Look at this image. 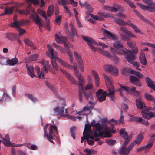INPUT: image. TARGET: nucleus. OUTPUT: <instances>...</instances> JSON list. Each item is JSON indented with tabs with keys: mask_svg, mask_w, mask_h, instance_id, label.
Segmentation results:
<instances>
[{
	"mask_svg": "<svg viewBox=\"0 0 155 155\" xmlns=\"http://www.w3.org/2000/svg\"><path fill=\"white\" fill-rule=\"evenodd\" d=\"M145 98L147 100L153 102L155 105V98L150 94L146 93L144 94Z\"/></svg>",
	"mask_w": 155,
	"mask_h": 155,
	"instance_id": "41",
	"label": "nucleus"
},
{
	"mask_svg": "<svg viewBox=\"0 0 155 155\" xmlns=\"http://www.w3.org/2000/svg\"><path fill=\"white\" fill-rule=\"evenodd\" d=\"M57 59L58 61L60 63V64L61 65L64 66L66 68H68L69 69L71 70L73 69V67L72 66L68 64L66 62H65L60 58H57Z\"/></svg>",
	"mask_w": 155,
	"mask_h": 155,
	"instance_id": "33",
	"label": "nucleus"
},
{
	"mask_svg": "<svg viewBox=\"0 0 155 155\" xmlns=\"http://www.w3.org/2000/svg\"><path fill=\"white\" fill-rule=\"evenodd\" d=\"M26 67L27 69V72L28 74L32 78L35 77L34 74V69L32 66H28L26 64Z\"/></svg>",
	"mask_w": 155,
	"mask_h": 155,
	"instance_id": "26",
	"label": "nucleus"
},
{
	"mask_svg": "<svg viewBox=\"0 0 155 155\" xmlns=\"http://www.w3.org/2000/svg\"><path fill=\"white\" fill-rule=\"evenodd\" d=\"M91 126L89 124H86L85 125V128L84 132L87 133L91 131Z\"/></svg>",
	"mask_w": 155,
	"mask_h": 155,
	"instance_id": "55",
	"label": "nucleus"
},
{
	"mask_svg": "<svg viewBox=\"0 0 155 155\" xmlns=\"http://www.w3.org/2000/svg\"><path fill=\"white\" fill-rule=\"evenodd\" d=\"M38 57V55L37 54H35L33 55L30 56L29 58L30 61H35L36 60Z\"/></svg>",
	"mask_w": 155,
	"mask_h": 155,
	"instance_id": "62",
	"label": "nucleus"
},
{
	"mask_svg": "<svg viewBox=\"0 0 155 155\" xmlns=\"http://www.w3.org/2000/svg\"><path fill=\"white\" fill-rule=\"evenodd\" d=\"M104 8L107 11L114 12H117L118 11H122L123 10V8L118 4L114 5H113V7L105 6H104Z\"/></svg>",
	"mask_w": 155,
	"mask_h": 155,
	"instance_id": "10",
	"label": "nucleus"
},
{
	"mask_svg": "<svg viewBox=\"0 0 155 155\" xmlns=\"http://www.w3.org/2000/svg\"><path fill=\"white\" fill-rule=\"evenodd\" d=\"M66 104L65 101H64L62 104V107H57L54 109V112L56 113L58 115H62L64 112L65 106H66Z\"/></svg>",
	"mask_w": 155,
	"mask_h": 155,
	"instance_id": "20",
	"label": "nucleus"
},
{
	"mask_svg": "<svg viewBox=\"0 0 155 155\" xmlns=\"http://www.w3.org/2000/svg\"><path fill=\"white\" fill-rule=\"evenodd\" d=\"M84 5L86 9L88 10L89 13H91L93 11V9L91 6L87 2H85Z\"/></svg>",
	"mask_w": 155,
	"mask_h": 155,
	"instance_id": "51",
	"label": "nucleus"
},
{
	"mask_svg": "<svg viewBox=\"0 0 155 155\" xmlns=\"http://www.w3.org/2000/svg\"><path fill=\"white\" fill-rule=\"evenodd\" d=\"M50 54V58H51L52 59V58H56V59L57 60V58H58V57H56L54 55V51L53 49H51V50L49 51Z\"/></svg>",
	"mask_w": 155,
	"mask_h": 155,
	"instance_id": "59",
	"label": "nucleus"
},
{
	"mask_svg": "<svg viewBox=\"0 0 155 155\" xmlns=\"http://www.w3.org/2000/svg\"><path fill=\"white\" fill-rule=\"evenodd\" d=\"M61 72L65 75L67 78L72 84L75 85L77 84V81L72 76L66 71L61 69H60Z\"/></svg>",
	"mask_w": 155,
	"mask_h": 155,
	"instance_id": "19",
	"label": "nucleus"
},
{
	"mask_svg": "<svg viewBox=\"0 0 155 155\" xmlns=\"http://www.w3.org/2000/svg\"><path fill=\"white\" fill-rule=\"evenodd\" d=\"M146 80L147 86L153 90H155V82H153L152 80L148 77L146 78Z\"/></svg>",
	"mask_w": 155,
	"mask_h": 155,
	"instance_id": "28",
	"label": "nucleus"
},
{
	"mask_svg": "<svg viewBox=\"0 0 155 155\" xmlns=\"http://www.w3.org/2000/svg\"><path fill=\"white\" fill-rule=\"evenodd\" d=\"M103 31L104 35L106 36L109 38L114 40L117 39V38L115 35L111 33L107 30L103 29Z\"/></svg>",
	"mask_w": 155,
	"mask_h": 155,
	"instance_id": "22",
	"label": "nucleus"
},
{
	"mask_svg": "<svg viewBox=\"0 0 155 155\" xmlns=\"http://www.w3.org/2000/svg\"><path fill=\"white\" fill-rule=\"evenodd\" d=\"M98 49L99 52L102 55L106 56L110 58L111 55L109 52L103 50L101 49L98 48Z\"/></svg>",
	"mask_w": 155,
	"mask_h": 155,
	"instance_id": "45",
	"label": "nucleus"
},
{
	"mask_svg": "<svg viewBox=\"0 0 155 155\" xmlns=\"http://www.w3.org/2000/svg\"><path fill=\"white\" fill-rule=\"evenodd\" d=\"M92 74L95 78V85L97 87H98L99 85V78L97 73L94 71H91Z\"/></svg>",
	"mask_w": 155,
	"mask_h": 155,
	"instance_id": "31",
	"label": "nucleus"
},
{
	"mask_svg": "<svg viewBox=\"0 0 155 155\" xmlns=\"http://www.w3.org/2000/svg\"><path fill=\"white\" fill-rule=\"evenodd\" d=\"M153 143L154 139L152 138H150L148 140L146 145L144 146L145 147L146 151H147V149L149 150L151 148Z\"/></svg>",
	"mask_w": 155,
	"mask_h": 155,
	"instance_id": "38",
	"label": "nucleus"
},
{
	"mask_svg": "<svg viewBox=\"0 0 155 155\" xmlns=\"http://www.w3.org/2000/svg\"><path fill=\"white\" fill-rule=\"evenodd\" d=\"M74 57L78 63L80 70L82 72L84 71V65L81 58L79 54L76 51L74 52Z\"/></svg>",
	"mask_w": 155,
	"mask_h": 155,
	"instance_id": "13",
	"label": "nucleus"
},
{
	"mask_svg": "<svg viewBox=\"0 0 155 155\" xmlns=\"http://www.w3.org/2000/svg\"><path fill=\"white\" fill-rule=\"evenodd\" d=\"M134 12L135 13L138 17H139L141 19L144 21L146 22H147L148 21L144 18L143 16H142L140 13L138 12L137 10H134Z\"/></svg>",
	"mask_w": 155,
	"mask_h": 155,
	"instance_id": "47",
	"label": "nucleus"
},
{
	"mask_svg": "<svg viewBox=\"0 0 155 155\" xmlns=\"http://www.w3.org/2000/svg\"><path fill=\"white\" fill-rule=\"evenodd\" d=\"M46 85L54 93H55L56 90L55 88L51 84L48 82L46 81L45 82Z\"/></svg>",
	"mask_w": 155,
	"mask_h": 155,
	"instance_id": "53",
	"label": "nucleus"
},
{
	"mask_svg": "<svg viewBox=\"0 0 155 155\" xmlns=\"http://www.w3.org/2000/svg\"><path fill=\"white\" fill-rule=\"evenodd\" d=\"M48 124H47L44 127V136L45 137L46 136L48 140L51 143H54L53 141L51 140V139H53V137L52 135V134L53 133V130H54L55 131V133L57 134H58L57 128L56 126L53 125L51 124L50 125L49 128V131L48 134L46 131V130L48 127Z\"/></svg>",
	"mask_w": 155,
	"mask_h": 155,
	"instance_id": "3",
	"label": "nucleus"
},
{
	"mask_svg": "<svg viewBox=\"0 0 155 155\" xmlns=\"http://www.w3.org/2000/svg\"><path fill=\"white\" fill-rule=\"evenodd\" d=\"M104 79L106 81H107L109 83L108 84H107L108 90L109 92L107 95H109L112 101H114L115 99L114 94L115 92V90L112 83L111 77L107 76Z\"/></svg>",
	"mask_w": 155,
	"mask_h": 155,
	"instance_id": "4",
	"label": "nucleus"
},
{
	"mask_svg": "<svg viewBox=\"0 0 155 155\" xmlns=\"http://www.w3.org/2000/svg\"><path fill=\"white\" fill-rule=\"evenodd\" d=\"M92 74L95 78V85L97 87H98L99 85V78L97 73L94 71H91Z\"/></svg>",
	"mask_w": 155,
	"mask_h": 155,
	"instance_id": "32",
	"label": "nucleus"
},
{
	"mask_svg": "<svg viewBox=\"0 0 155 155\" xmlns=\"http://www.w3.org/2000/svg\"><path fill=\"white\" fill-rule=\"evenodd\" d=\"M25 43L30 47L33 49L35 48L33 43L28 39H25L24 41Z\"/></svg>",
	"mask_w": 155,
	"mask_h": 155,
	"instance_id": "50",
	"label": "nucleus"
},
{
	"mask_svg": "<svg viewBox=\"0 0 155 155\" xmlns=\"http://www.w3.org/2000/svg\"><path fill=\"white\" fill-rule=\"evenodd\" d=\"M17 31L20 35H21L26 32V31L25 29H22L20 27L18 29Z\"/></svg>",
	"mask_w": 155,
	"mask_h": 155,
	"instance_id": "63",
	"label": "nucleus"
},
{
	"mask_svg": "<svg viewBox=\"0 0 155 155\" xmlns=\"http://www.w3.org/2000/svg\"><path fill=\"white\" fill-rule=\"evenodd\" d=\"M139 61L143 65H146L147 64V61L144 53L142 52L139 57Z\"/></svg>",
	"mask_w": 155,
	"mask_h": 155,
	"instance_id": "34",
	"label": "nucleus"
},
{
	"mask_svg": "<svg viewBox=\"0 0 155 155\" xmlns=\"http://www.w3.org/2000/svg\"><path fill=\"white\" fill-rule=\"evenodd\" d=\"M93 108V107L91 105V106L87 105L84 106L81 110L78 111V113L79 115L87 116Z\"/></svg>",
	"mask_w": 155,
	"mask_h": 155,
	"instance_id": "12",
	"label": "nucleus"
},
{
	"mask_svg": "<svg viewBox=\"0 0 155 155\" xmlns=\"http://www.w3.org/2000/svg\"><path fill=\"white\" fill-rule=\"evenodd\" d=\"M14 10L13 7H12L11 6L9 8H8L7 7H6L5 9V14H7V15L12 14Z\"/></svg>",
	"mask_w": 155,
	"mask_h": 155,
	"instance_id": "44",
	"label": "nucleus"
},
{
	"mask_svg": "<svg viewBox=\"0 0 155 155\" xmlns=\"http://www.w3.org/2000/svg\"><path fill=\"white\" fill-rule=\"evenodd\" d=\"M114 21L121 26L125 25V21L121 19L116 18L114 19Z\"/></svg>",
	"mask_w": 155,
	"mask_h": 155,
	"instance_id": "43",
	"label": "nucleus"
},
{
	"mask_svg": "<svg viewBox=\"0 0 155 155\" xmlns=\"http://www.w3.org/2000/svg\"><path fill=\"white\" fill-rule=\"evenodd\" d=\"M56 59V58H52L51 59V64L54 68L56 71H58V69L57 65Z\"/></svg>",
	"mask_w": 155,
	"mask_h": 155,
	"instance_id": "49",
	"label": "nucleus"
},
{
	"mask_svg": "<svg viewBox=\"0 0 155 155\" xmlns=\"http://www.w3.org/2000/svg\"><path fill=\"white\" fill-rule=\"evenodd\" d=\"M141 112L143 117L147 120H149L153 117H155V112H153L142 110Z\"/></svg>",
	"mask_w": 155,
	"mask_h": 155,
	"instance_id": "16",
	"label": "nucleus"
},
{
	"mask_svg": "<svg viewBox=\"0 0 155 155\" xmlns=\"http://www.w3.org/2000/svg\"><path fill=\"white\" fill-rule=\"evenodd\" d=\"M76 129V127H73L71 128L70 132L71 136L73 137L74 139H75L74 132Z\"/></svg>",
	"mask_w": 155,
	"mask_h": 155,
	"instance_id": "58",
	"label": "nucleus"
},
{
	"mask_svg": "<svg viewBox=\"0 0 155 155\" xmlns=\"http://www.w3.org/2000/svg\"><path fill=\"white\" fill-rule=\"evenodd\" d=\"M120 134L122 136V137L125 140L130 139L128 136L127 132L125 131L124 128L121 129L119 132Z\"/></svg>",
	"mask_w": 155,
	"mask_h": 155,
	"instance_id": "37",
	"label": "nucleus"
},
{
	"mask_svg": "<svg viewBox=\"0 0 155 155\" xmlns=\"http://www.w3.org/2000/svg\"><path fill=\"white\" fill-rule=\"evenodd\" d=\"M104 137H111L110 134V132H112V129L108 127L107 125L105 127H104ZM115 132V131L114 132Z\"/></svg>",
	"mask_w": 155,
	"mask_h": 155,
	"instance_id": "29",
	"label": "nucleus"
},
{
	"mask_svg": "<svg viewBox=\"0 0 155 155\" xmlns=\"http://www.w3.org/2000/svg\"><path fill=\"white\" fill-rule=\"evenodd\" d=\"M2 143L5 146L7 147L13 146L10 140H6L5 139H3Z\"/></svg>",
	"mask_w": 155,
	"mask_h": 155,
	"instance_id": "48",
	"label": "nucleus"
},
{
	"mask_svg": "<svg viewBox=\"0 0 155 155\" xmlns=\"http://www.w3.org/2000/svg\"><path fill=\"white\" fill-rule=\"evenodd\" d=\"M143 2L147 5H145L139 3L138 5L143 10H146L150 12H155V2H152V0H142Z\"/></svg>",
	"mask_w": 155,
	"mask_h": 155,
	"instance_id": "2",
	"label": "nucleus"
},
{
	"mask_svg": "<svg viewBox=\"0 0 155 155\" xmlns=\"http://www.w3.org/2000/svg\"><path fill=\"white\" fill-rule=\"evenodd\" d=\"M127 44L129 47L132 48L135 46L136 43L134 42L128 41L127 42Z\"/></svg>",
	"mask_w": 155,
	"mask_h": 155,
	"instance_id": "64",
	"label": "nucleus"
},
{
	"mask_svg": "<svg viewBox=\"0 0 155 155\" xmlns=\"http://www.w3.org/2000/svg\"><path fill=\"white\" fill-rule=\"evenodd\" d=\"M108 94L102 89H99L96 93L97 98L100 102H101L106 100V97ZM109 96H110L109 95Z\"/></svg>",
	"mask_w": 155,
	"mask_h": 155,
	"instance_id": "8",
	"label": "nucleus"
},
{
	"mask_svg": "<svg viewBox=\"0 0 155 155\" xmlns=\"http://www.w3.org/2000/svg\"><path fill=\"white\" fill-rule=\"evenodd\" d=\"M30 17L33 19V21L37 25H38V27L40 29L42 26L43 25L42 24V20L40 19L39 15L37 13H35L34 15H31Z\"/></svg>",
	"mask_w": 155,
	"mask_h": 155,
	"instance_id": "15",
	"label": "nucleus"
},
{
	"mask_svg": "<svg viewBox=\"0 0 155 155\" xmlns=\"http://www.w3.org/2000/svg\"><path fill=\"white\" fill-rule=\"evenodd\" d=\"M113 46L114 48V50L116 52L120 54H124L123 53L121 54L119 53V52L120 51L128 50L127 49H122L121 48L123 47V45L119 41H116L113 44Z\"/></svg>",
	"mask_w": 155,
	"mask_h": 155,
	"instance_id": "18",
	"label": "nucleus"
},
{
	"mask_svg": "<svg viewBox=\"0 0 155 155\" xmlns=\"http://www.w3.org/2000/svg\"><path fill=\"white\" fill-rule=\"evenodd\" d=\"M105 69L109 72L111 74L114 76L118 75V71L117 68L114 66L112 65H107L105 66Z\"/></svg>",
	"mask_w": 155,
	"mask_h": 155,
	"instance_id": "11",
	"label": "nucleus"
},
{
	"mask_svg": "<svg viewBox=\"0 0 155 155\" xmlns=\"http://www.w3.org/2000/svg\"><path fill=\"white\" fill-rule=\"evenodd\" d=\"M82 38L84 41L86 42L88 46L92 50L94 51H96L97 48H95L92 45L93 44L96 45H97V43L91 37H89L83 35L82 36Z\"/></svg>",
	"mask_w": 155,
	"mask_h": 155,
	"instance_id": "7",
	"label": "nucleus"
},
{
	"mask_svg": "<svg viewBox=\"0 0 155 155\" xmlns=\"http://www.w3.org/2000/svg\"><path fill=\"white\" fill-rule=\"evenodd\" d=\"M73 68L74 70V72L75 75L78 78L79 80L83 81V76L79 72L78 70L77 69L78 66L77 63L75 62L73 63Z\"/></svg>",
	"mask_w": 155,
	"mask_h": 155,
	"instance_id": "17",
	"label": "nucleus"
},
{
	"mask_svg": "<svg viewBox=\"0 0 155 155\" xmlns=\"http://www.w3.org/2000/svg\"><path fill=\"white\" fill-rule=\"evenodd\" d=\"M121 37L122 40L124 41H128L130 39V37H132V36H129L128 35H127L124 34H121Z\"/></svg>",
	"mask_w": 155,
	"mask_h": 155,
	"instance_id": "57",
	"label": "nucleus"
},
{
	"mask_svg": "<svg viewBox=\"0 0 155 155\" xmlns=\"http://www.w3.org/2000/svg\"><path fill=\"white\" fill-rule=\"evenodd\" d=\"M5 36L7 39L10 41H15L17 39V35L13 33H6Z\"/></svg>",
	"mask_w": 155,
	"mask_h": 155,
	"instance_id": "23",
	"label": "nucleus"
},
{
	"mask_svg": "<svg viewBox=\"0 0 155 155\" xmlns=\"http://www.w3.org/2000/svg\"><path fill=\"white\" fill-rule=\"evenodd\" d=\"M106 142L110 146L113 145L116 142V141L114 140L107 139Z\"/></svg>",
	"mask_w": 155,
	"mask_h": 155,
	"instance_id": "60",
	"label": "nucleus"
},
{
	"mask_svg": "<svg viewBox=\"0 0 155 155\" xmlns=\"http://www.w3.org/2000/svg\"><path fill=\"white\" fill-rule=\"evenodd\" d=\"M27 95L28 99L31 100L33 102H35L37 101V99L35 97H33L32 94H28Z\"/></svg>",
	"mask_w": 155,
	"mask_h": 155,
	"instance_id": "61",
	"label": "nucleus"
},
{
	"mask_svg": "<svg viewBox=\"0 0 155 155\" xmlns=\"http://www.w3.org/2000/svg\"><path fill=\"white\" fill-rule=\"evenodd\" d=\"M54 10V7L53 5L50 6L48 9L47 13L48 16H51L53 14Z\"/></svg>",
	"mask_w": 155,
	"mask_h": 155,
	"instance_id": "46",
	"label": "nucleus"
},
{
	"mask_svg": "<svg viewBox=\"0 0 155 155\" xmlns=\"http://www.w3.org/2000/svg\"><path fill=\"white\" fill-rule=\"evenodd\" d=\"M37 11L38 12L42 15L44 18L46 19L47 18L45 12L40 9H38Z\"/></svg>",
	"mask_w": 155,
	"mask_h": 155,
	"instance_id": "52",
	"label": "nucleus"
},
{
	"mask_svg": "<svg viewBox=\"0 0 155 155\" xmlns=\"http://www.w3.org/2000/svg\"><path fill=\"white\" fill-rule=\"evenodd\" d=\"M55 39L57 43H65L66 41L67 38L66 37H59L57 34L55 35Z\"/></svg>",
	"mask_w": 155,
	"mask_h": 155,
	"instance_id": "30",
	"label": "nucleus"
},
{
	"mask_svg": "<svg viewBox=\"0 0 155 155\" xmlns=\"http://www.w3.org/2000/svg\"><path fill=\"white\" fill-rule=\"evenodd\" d=\"M121 89L125 90L128 93L133 95L134 96L138 97L140 94V92L137 90L136 91V88L134 86H132L131 88L125 86L121 85L120 86Z\"/></svg>",
	"mask_w": 155,
	"mask_h": 155,
	"instance_id": "6",
	"label": "nucleus"
},
{
	"mask_svg": "<svg viewBox=\"0 0 155 155\" xmlns=\"http://www.w3.org/2000/svg\"><path fill=\"white\" fill-rule=\"evenodd\" d=\"M10 26L12 28H18L20 27L19 22L18 21H14L13 23L11 24Z\"/></svg>",
	"mask_w": 155,
	"mask_h": 155,
	"instance_id": "56",
	"label": "nucleus"
},
{
	"mask_svg": "<svg viewBox=\"0 0 155 155\" xmlns=\"http://www.w3.org/2000/svg\"><path fill=\"white\" fill-rule=\"evenodd\" d=\"M69 26L70 28L71 31L72 33V35L74 36H76L77 37H78L79 36L77 33V30L73 24L72 23H70L69 24Z\"/></svg>",
	"mask_w": 155,
	"mask_h": 155,
	"instance_id": "40",
	"label": "nucleus"
},
{
	"mask_svg": "<svg viewBox=\"0 0 155 155\" xmlns=\"http://www.w3.org/2000/svg\"><path fill=\"white\" fill-rule=\"evenodd\" d=\"M91 125L92 127H95V130L97 131H98L104 130V127H105L107 124H104L101 126L99 123H97L95 125H94L91 123Z\"/></svg>",
	"mask_w": 155,
	"mask_h": 155,
	"instance_id": "27",
	"label": "nucleus"
},
{
	"mask_svg": "<svg viewBox=\"0 0 155 155\" xmlns=\"http://www.w3.org/2000/svg\"><path fill=\"white\" fill-rule=\"evenodd\" d=\"M120 30L124 33L128 35L129 36H132V37H136V36L135 35L133 34L130 31H128L125 27H121L120 28Z\"/></svg>",
	"mask_w": 155,
	"mask_h": 155,
	"instance_id": "39",
	"label": "nucleus"
},
{
	"mask_svg": "<svg viewBox=\"0 0 155 155\" xmlns=\"http://www.w3.org/2000/svg\"><path fill=\"white\" fill-rule=\"evenodd\" d=\"M35 70L36 71L38 75V78H42L44 77V74L43 72H45L46 73L48 72L47 68L45 66H43L41 68V72H40V68L38 66L35 67Z\"/></svg>",
	"mask_w": 155,
	"mask_h": 155,
	"instance_id": "14",
	"label": "nucleus"
},
{
	"mask_svg": "<svg viewBox=\"0 0 155 155\" xmlns=\"http://www.w3.org/2000/svg\"><path fill=\"white\" fill-rule=\"evenodd\" d=\"M78 95L79 96V101L81 102L83 99L82 94L83 93L85 97L87 100L90 99L92 100L93 99V95L92 93L89 92L87 93V92L84 91L83 87H78Z\"/></svg>",
	"mask_w": 155,
	"mask_h": 155,
	"instance_id": "5",
	"label": "nucleus"
},
{
	"mask_svg": "<svg viewBox=\"0 0 155 155\" xmlns=\"http://www.w3.org/2000/svg\"><path fill=\"white\" fill-rule=\"evenodd\" d=\"M5 58L0 55V64L2 65H5L6 62Z\"/></svg>",
	"mask_w": 155,
	"mask_h": 155,
	"instance_id": "54",
	"label": "nucleus"
},
{
	"mask_svg": "<svg viewBox=\"0 0 155 155\" xmlns=\"http://www.w3.org/2000/svg\"><path fill=\"white\" fill-rule=\"evenodd\" d=\"M129 79L131 82L134 85L139 87L141 86V83L139 79L133 75L130 76Z\"/></svg>",
	"mask_w": 155,
	"mask_h": 155,
	"instance_id": "21",
	"label": "nucleus"
},
{
	"mask_svg": "<svg viewBox=\"0 0 155 155\" xmlns=\"http://www.w3.org/2000/svg\"><path fill=\"white\" fill-rule=\"evenodd\" d=\"M143 120V119L142 117H132L130 119V122H141Z\"/></svg>",
	"mask_w": 155,
	"mask_h": 155,
	"instance_id": "42",
	"label": "nucleus"
},
{
	"mask_svg": "<svg viewBox=\"0 0 155 155\" xmlns=\"http://www.w3.org/2000/svg\"><path fill=\"white\" fill-rule=\"evenodd\" d=\"M134 143V142L131 143L127 147H122L118 150V153L120 155H128L132 148L133 147Z\"/></svg>",
	"mask_w": 155,
	"mask_h": 155,
	"instance_id": "9",
	"label": "nucleus"
},
{
	"mask_svg": "<svg viewBox=\"0 0 155 155\" xmlns=\"http://www.w3.org/2000/svg\"><path fill=\"white\" fill-rule=\"evenodd\" d=\"M18 62V60L16 57L12 58L11 59L6 60V62L10 66H13L16 64Z\"/></svg>",
	"mask_w": 155,
	"mask_h": 155,
	"instance_id": "36",
	"label": "nucleus"
},
{
	"mask_svg": "<svg viewBox=\"0 0 155 155\" xmlns=\"http://www.w3.org/2000/svg\"><path fill=\"white\" fill-rule=\"evenodd\" d=\"M119 52L121 54L123 53L125 58L129 63L132 64L133 65L136 67V68L137 69L140 70V69L139 68V63L137 62L133 61L135 59V57L134 55L132 54L131 50H121Z\"/></svg>",
	"mask_w": 155,
	"mask_h": 155,
	"instance_id": "1",
	"label": "nucleus"
},
{
	"mask_svg": "<svg viewBox=\"0 0 155 155\" xmlns=\"http://www.w3.org/2000/svg\"><path fill=\"white\" fill-rule=\"evenodd\" d=\"M144 138L143 134L142 132H140L137 135L135 140L133 142L137 145H139L141 143Z\"/></svg>",
	"mask_w": 155,
	"mask_h": 155,
	"instance_id": "25",
	"label": "nucleus"
},
{
	"mask_svg": "<svg viewBox=\"0 0 155 155\" xmlns=\"http://www.w3.org/2000/svg\"><path fill=\"white\" fill-rule=\"evenodd\" d=\"M30 5H29L27 7L25 11L20 10L17 9L16 11L20 15L25 14L27 15L28 14H30Z\"/></svg>",
	"mask_w": 155,
	"mask_h": 155,
	"instance_id": "35",
	"label": "nucleus"
},
{
	"mask_svg": "<svg viewBox=\"0 0 155 155\" xmlns=\"http://www.w3.org/2000/svg\"><path fill=\"white\" fill-rule=\"evenodd\" d=\"M136 104L137 108L139 109L143 110L144 107H145L144 103L141 100L140 98L136 100Z\"/></svg>",
	"mask_w": 155,
	"mask_h": 155,
	"instance_id": "24",
	"label": "nucleus"
}]
</instances>
